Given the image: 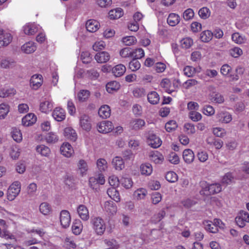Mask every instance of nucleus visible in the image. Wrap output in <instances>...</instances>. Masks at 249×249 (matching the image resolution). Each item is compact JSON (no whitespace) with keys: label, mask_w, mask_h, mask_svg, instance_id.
Listing matches in <instances>:
<instances>
[{"label":"nucleus","mask_w":249,"mask_h":249,"mask_svg":"<svg viewBox=\"0 0 249 249\" xmlns=\"http://www.w3.org/2000/svg\"><path fill=\"white\" fill-rule=\"evenodd\" d=\"M90 224L92 228L97 235L102 236L106 229V224L105 220L101 217L94 216L91 218Z\"/></svg>","instance_id":"obj_1"},{"label":"nucleus","mask_w":249,"mask_h":249,"mask_svg":"<svg viewBox=\"0 0 249 249\" xmlns=\"http://www.w3.org/2000/svg\"><path fill=\"white\" fill-rule=\"evenodd\" d=\"M21 185L20 182H14L8 188L7 197L9 201H12L18 196L20 192Z\"/></svg>","instance_id":"obj_2"},{"label":"nucleus","mask_w":249,"mask_h":249,"mask_svg":"<svg viewBox=\"0 0 249 249\" xmlns=\"http://www.w3.org/2000/svg\"><path fill=\"white\" fill-rule=\"evenodd\" d=\"M105 182L104 176L102 174H99L97 175L89 178V186L92 189L96 190L99 185H103Z\"/></svg>","instance_id":"obj_3"},{"label":"nucleus","mask_w":249,"mask_h":249,"mask_svg":"<svg viewBox=\"0 0 249 249\" xmlns=\"http://www.w3.org/2000/svg\"><path fill=\"white\" fill-rule=\"evenodd\" d=\"M215 117L217 122L221 124H229L232 120L231 114L226 111H220L218 112Z\"/></svg>","instance_id":"obj_4"},{"label":"nucleus","mask_w":249,"mask_h":249,"mask_svg":"<svg viewBox=\"0 0 249 249\" xmlns=\"http://www.w3.org/2000/svg\"><path fill=\"white\" fill-rule=\"evenodd\" d=\"M12 39L13 37L9 32L0 28V48L8 46Z\"/></svg>","instance_id":"obj_5"},{"label":"nucleus","mask_w":249,"mask_h":249,"mask_svg":"<svg viewBox=\"0 0 249 249\" xmlns=\"http://www.w3.org/2000/svg\"><path fill=\"white\" fill-rule=\"evenodd\" d=\"M147 143L151 147L157 148L162 144L161 139L155 134L152 133H149L146 136Z\"/></svg>","instance_id":"obj_6"},{"label":"nucleus","mask_w":249,"mask_h":249,"mask_svg":"<svg viewBox=\"0 0 249 249\" xmlns=\"http://www.w3.org/2000/svg\"><path fill=\"white\" fill-rule=\"evenodd\" d=\"M235 221L240 228L245 227L246 223H249V213L244 211H240L235 218Z\"/></svg>","instance_id":"obj_7"},{"label":"nucleus","mask_w":249,"mask_h":249,"mask_svg":"<svg viewBox=\"0 0 249 249\" xmlns=\"http://www.w3.org/2000/svg\"><path fill=\"white\" fill-rule=\"evenodd\" d=\"M114 127L111 122L109 121H104L97 124L98 131L102 133H107L111 132Z\"/></svg>","instance_id":"obj_8"},{"label":"nucleus","mask_w":249,"mask_h":249,"mask_svg":"<svg viewBox=\"0 0 249 249\" xmlns=\"http://www.w3.org/2000/svg\"><path fill=\"white\" fill-rule=\"evenodd\" d=\"M60 222L62 227L67 228L70 225L71 217L70 213L67 210H62L60 213Z\"/></svg>","instance_id":"obj_9"},{"label":"nucleus","mask_w":249,"mask_h":249,"mask_svg":"<svg viewBox=\"0 0 249 249\" xmlns=\"http://www.w3.org/2000/svg\"><path fill=\"white\" fill-rule=\"evenodd\" d=\"M61 154L67 158L71 157L74 154V150L68 142H64L60 147Z\"/></svg>","instance_id":"obj_10"},{"label":"nucleus","mask_w":249,"mask_h":249,"mask_svg":"<svg viewBox=\"0 0 249 249\" xmlns=\"http://www.w3.org/2000/svg\"><path fill=\"white\" fill-rule=\"evenodd\" d=\"M43 83V78L41 75L35 74L30 79V86L33 89H38Z\"/></svg>","instance_id":"obj_11"},{"label":"nucleus","mask_w":249,"mask_h":249,"mask_svg":"<svg viewBox=\"0 0 249 249\" xmlns=\"http://www.w3.org/2000/svg\"><path fill=\"white\" fill-rule=\"evenodd\" d=\"M53 119L57 122H61L66 118V112L64 109L57 107L55 108L52 113Z\"/></svg>","instance_id":"obj_12"},{"label":"nucleus","mask_w":249,"mask_h":249,"mask_svg":"<svg viewBox=\"0 0 249 249\" xmlns=\"http://www.w3.org/2000/svg\"><path fill=\"white\" fill-rule=\"evenodd\" d=\"M103 209L109 215H114L117 211L116 205L111 200L106 201Z\"/></svg>","instance_id":"obj_13"},{"label":"nucleus","mask_w":249,"mask_h":249,"mask_svg":"<svg viewBox=\"0 0 249 249\" xmlns=\"http://www.w3.org/2000/svg\"><path fill=\"white\" fill-rule=\"evenodd\" d=\"M79 124L81 128L86 131H89L91 129V124L89 117L85 114L81 116L79 120Z\"/></svg>","instance_id":"obj_14"},{"label":"nucleus","mask_w":249,"mask_h":249,"mask_svg":"<svg viewBox=\"0 0 249 249\" xmlns=\"http://www.w3.org/2000/svg\"><path fill=\"white\" fill-rule=\"evenodd\" d=\"M150 160L155 164H161L164 160V157L160 152L155 151L149 153Z\"/></svg>","instance_id":"obj_15"},{"label":"nucleus","mask_w":249,"mask_h":249,"mask_svg":"<svg viewBox=\"0 0 249 249\" xmlns=\"http://www.w3.org/2000/svg\"><path fill=\"white\" fill-rule=\"evenodd\" d=\"M53 106V103L52 100H46L40 103L39 109L42 112L48 113L52 110Z\"/></svg>","instance_id":"obj_16"},{"label":"nucleus","mask_w":249,"mask_h":249,"mask_svg":"<svg viewBox=\"0 0 249 249\" xmlns=\"http://www.w3.org/2000/svg\"><path fill=\"white\" fill-rule=\"evenodd\" d=\"M77 171L81 176L87 175L89 167L87 162L84 160H80L77 164Z\"/></svg>","instance_id":"obj_17"},{"label":"nucleus","mask_w":249,"mask_h":249,"mask_svg":"<svg viewBox=\"0 0 249 249\" xmlns=\"http://www.w3.org/2000/svg\"><path fill=\"white\" fill-rule=\"evenodd\" d=\"M77 211L79 217L84 221H87L89 217V212L88 208L84 205H80Z\"/></svg>","instance_id":"obj_18"},{"label":"nucleus","mask_w":249,"mask_h":249,"mask_svg":"<svg viewBox=\"0 0 249 249\" xmlns=\"http://www.w3.org/2000/svg\"><path fill=\"white\" fill-rule=\"evenodd\" d=\"M110 57L109 53L105 51L98 53L94 56L95 59L99 63L107 62L110 59Z\"/></svg>","instance_id":"obj_19"},{"label":"nucleus","mask_w":249,"mask_h":249,"mask_svg":"<svg viewBox=\"0 0 249 249\" xmlns=\"http://www.w3.org/2000/svg\"><path fill=\"white\" fill-rule=\"evenodd\" d=\"M21 50L25 53H31L36 49V43L32 41L26 42L21 46Z\"/></svg>","instance_id":"obj_20"},{"label":"nucleus","mask_w":249,"mask_h":249,"mask_svg":"<svg viewBox=\"0 0 249 249\" xmlns=\"http://www.w3.org/2000/svg\"><path fill=\"white\" fill-rule=\"evenodd\" d=\"M182 157L183 160L186 163L190 164L194 160L195 154L191 149H186L183 151Z\"/></svg>","instance_id":"obj_21"},{"label":"nucleus","mask_w":249,"mask_h":249,"mask_svg":"<svg viewBox=\"0 0 249 249\" xmlns=\"http://www.w3.org/2000/svg\"><path fill=\"white\" fill-rule=\"evenodd\" d=\"M36 150L38 154L43 157H49L51 154L50 149L44 144L37 145Z\"/></svg>","instance_id":"obj_22"},{"label":"nucleus","mask_w":249,"mask_h":249,"mask_svg":"<svg viewBox=\"0 0 249 249\" xmlns=\"http://www.w3.org/2000/svg\"><path fill=\"white\" fill-rule=\"evenodd\" d=\"M36 120V117L33 113H29L22 119V124L24 126H28L34 124Z\"/></svg>","instance_id":"obj_23"},{"label":"nucleus","mask_w":249,"mask_h":249,"mask_svg":"<svg viewBox=\"0 0 249 249\" xmlns=\"http://www.w3.org/2000/svg\"><path fill=\"white\" fill-rule=\"evenodd\" d=\"M111 109L109 106H102L98 110V114L103 119H107L110 116Z\"/></svg>","instance_id":"obj_24"},{"label":"nucleus","mask_w":249,"mask_h":249,"mask_svg":"<svg viewBox=\"0 0 249 249\" xmlns=\"http://www.w3.org/2000/svg\"><path fill=\"white\" fill-rule=\"evenodd\" d=\"M65 137L72 141H75L77 139V134L75 131L71 127H68L64 130Z\"/></svg>","instance_id":"obj_25"},{"label":"nucleus","mask_w":249,"mask_h":249,"mask_svg":"<svg viewBox=\"0 0 249 249\" xmlns=\"http://www.w3.org/2000/svg\"><path fill=\"white\" fill-rule=\"evenodd\" d=\"M112 164L117 170H122L124 167V163L123 159L121 157H116L113 159Z\"/></svg>","instance_id":"obj_26"},{"label":"nucleus","mask_w":249,"mask_h":249,"mask_svg":"<svg viewBox=\"0 0 249 249\" xmlns=\"http://www.w3.org/2000/svg\"><path fill=\"white\" fill-rule=\"evenodd\" d=\"M99 22L93 19L88 20L86 25L87 31L91 33L96 32L99 29Z\"/></svg>","instance_id":"obj_27"},{"label":"nucleus","mask_w":249,"mask_h":249,"mask_svg":"<svg viewBox=\"0 0 249 249\" xmlns=\"http://www.w3.org/2000/svg\"><path fill=\"white\" fill-rule=\"evenodd\" d=\"M125 67L123 64H118L112 69V72L116 77L122 76L125 72Z\"/></svg>","instance_id":"obj_28"},{"label":"nucleus","mask_w":249,"mask_h":249,"mask_svg":"<svg viewBox=\"0 0 249 249\" xmlns=\"http://www.w3.org/2000/svg\"><path fill=\"white\" fill-rule=\"evenodd\" d=\"M140 172L142 175L149 176L153 172V167L149 163H142L140 166Z\"/></svg>","instance_id":"obj_29"},{"label":"nucleus","mask_w":249,"mask_h":249,"mask_svg":"<svg viewBox=\"0 0 249 249\" xmlns=\"http://www.w3.org/2000/svg\"><path fill=\"white\" fill-rule=\"evenodd\" d=\"M144 125V121L141 119L132 120L130 121L129 124L130 127L134 130L141 129Z\"/></svg>","instance_id":"obj_30"},{"label":"nucleus","mask_w":249,"mask_h":249,"mask_svg":"<svg viewBox=\"0 0 249 249\" xmlns=\"http://www.w3.org/2000/svg\"><path fill=\"white\" fill-rule=\"evenodd\" d=\"M180 17L175 13H171L169 15L167 19L168 24L171 26H175L180 21Z\"/></svg>","instance_id":"obj_31"},{"label":"nucleus","mask_w":249,"mask_h":249,"mask_svg":"<svg viewBox=\"0 0 249 249\" xmlns=\"http://www.w3.org/2000/svg\"><path fill=\"white\" fill-rule=\"evenodd\" d=\"M147 100L151 104L156 105L159 103L160 96L156 91H152L147 94Z\"/></svg>","instance_id":"obj_32"},{"label":"nucleus","mask_w":249,"mask_h":249,"mask_svg":"<svg viewBox=\"0 0 249 249\" xmlns=\"http://www.w3.org/2000/svg\"><path fill=\"white\" fill-rule=\"evenodd\" d=\"M231 39L234 43L238 44L245 43L247 40L244 35L238 32L234 33L232 35Z\"/></svg>","instance_id":"obj_33"},{"label":"nucleus","mask_w":249,"mask_h":249,"mask_svg":"<svg viewBox=\"0 0 249 249\" xmlns=\"http://www.w3.org/2000/svg\"><path fill=\"white\" fill-rule=\"evenodd\" d=\"M38 27L35 24H28L23 27V31L25 34L32 35L37 32Z\"/></svg>","instance_id":"obj_34"},{"label":"nucleus","mask_w":249,"mask_h":249,"mask_svg":"<svg viewBox=\"0 0 249 249\" xmlns=\"http://www.w3.org/2000/svg\"><path fill=\"white\" fill-rule=\"evenodd\" d=\"M200 69V68H195L190 66H187L184 68L183 71L186 76L190 77L193 76L196 72H199Z\"/></svg>","instance_id":"obj_35"},{"label":"nucleus","mask_w":249,"mask_h":249,"mask_svg":"<svg viewBox=\"0 0 249 249\" xmlns=\"http://www.w3.org/2000/svg\"><path fill=\"white\" fill-rule=\"evenodd\" d=\"M107 193L108 196L116 202L120 201L119 193L115 187L109 188L107 191Z\"/></svg>","instance_id":"obj_36"},{"label":"nucleus","mask_w":249,"mask_h":249,"mask_svg":"<svg viewBox=\"0 0 249 249\" xmlns=\"http://www.w3.org/2000/svg\"><path fill=\"white\" fill-rule=\"evenodd\" d=\"M123 15L121 8H117L110 10L108 13V16L110 19H115L121 18Z\"/></svg>","instance_id":"obj_37"},{"label":"nucleus","mask_w":249,"mask_h":249,"mask_svg":"<svg viewBox=\"0 0 249 249\" xmlns=\"http://www.w3.org/2000/svg\"><path fill=\"white\" fill-rule=\"evenodd\" d=\"M96 165L100 172L105 171L108 168V164L107 160L103 158H100L97 160Z\"/></svg>","instance_id":"obj_38"},{"label":"nucleus","mask_w":249,"mask_h":249,"mask_svg":"<svg viewBox=\"0 0 249 249\" xmlns=\"http://www.w3.org/2000/svg\"><path fill=\"white\" fill-rule=\"evenodd\" d=\"M205 230L212 233H216L218 231L217 227L213 224V222L210 221H205L203 222Z\"/></svg>","instance_id":"obj_39"},{"label":"nucleus","mask_w":249,"mask_h":249,"mask_svg":"<svg viewBox=\"0 0 249 249\" xmlns=\"http://www.w3.org/2000/svg\"><path fill=\"white\" fill-rule=\"evenodd\" d=\"M120 85L116 81H113L108 82L106 85V89L108 93H112L119 89Z\"/></svg>","instance_id":"obj_40"},{"label":"nucleus","mask_w":249,"mask_h":249,"mask_svg":"<svg viewBox=\"0 0 249 249\" xmlns=\"http://www.w3.org/2000/svg\"><path fill=\"white\" fill-rule=\"evenodd\" d=\"M160 86L165 92L168 93H171L174 91V90L171 89V83L168 79H162Z\"/></svg>","instance_id":"obj_41"},{"label":"nucleus","mask_w":249,"mask_h":249,"mask_svg":"<svg viewBox=\"0 0 249 249\" xmlns=\"http://www.w3.org/2000/svg\"><path fill=\"white\" fill-rule=\"evenodd\" d=\"M11 136L17 142H20L22 140V135L20 130L17 128H13L11 131Z\"/></svg>","instance_id":"obj_42"},{"label":"nucleus","mask_w":249,"mask_h":249,"mask_svg":"<svg viewBox=\"0 0 249 249\" xmlns=\"http://www.w3.org/2000/svg\"><path fill=\"white\" fill-rule=\"evenodd\" d=\"M210 99L212 102L217 104H222L224 102L223 96L219 93H213L211 94L210 95Z\"/></svg>","instance_id":"obj_43"},{"label":"nucleus","mask_w":249,"mask_h":249,"mask_svg":"<svg viewBox=\"0 0 249 249\" xmlns=\"http://www.w3.org/2000/svg\"><path fill=\"white\" fill-rule=\"evenodd\" d=\"M83 225L80 220H76L72 226V231L75 235H79L82 231Z\"/></svg>","instance_id":"obj_44"},{"label":"nucleus","mask_w":249,"mask_h":249,"mask_svg":"<svg viewBox=\"0 0 249 249\" xmlns=\"http://www.w3.org/2000/svg\"><path fill=\"white\" fill-rule=\"evenodd\" d=\"M193 40L189 37L183 38L180 41L181 47L186 49L190 48L193 45Z\"/></svg>","instance_id":"obj_45"},{"label":"nucleus","mask_w":249,"mask_h":249,"mask_svg":"<svg viewBox=\"0 0 249 249\" xmlns=\"http://www.w3.org/2000/svg\"><path fill=\"white\" fill-rule=\"evenodd\" d=\"M232 69L230 66L228 64L223 65L220 69L221 74L225 77H231L232 78V75L230 74Z\"/></svg>","instance_id":"obj_46"},{"label":"nucleus","mask_w":249,"mask_h":249,"mask_svg":"<svg viewBox=\"0 0 249 249\" xmlns=\"http://www.w3.org/2000/svg\"><path fill=\"white\" fill-rule=\"evenodd\" d=\"M213 36V33L209 30L204 31L200 34V39L202 41L204 42L210 41L212 39Z\"/></svg>","instance_id":"obj_47"},{"label":"nucleus","mask_w":249,"mask_h":249,"mask_svg":"<svg viewBox=\"0 0 249 249\" xmlns=\"http://www.w3.org/2000/svg\"><path fill=\"white\" fill-rule=\"evenodd\" d=\"M9 112V107L8 105L2 103L0 104V119H4Z\"/></svg>","instance_id":"obj_48"},{"label":"nucleus","mask_w":249,"mask_h":249,"mask_svg":"<svg viewBox=\"0 0 249 249\" xmlns=\"http://www.w3.org/2000/svg\"><path fill=\"white\" fill-rule=\"evenodd\" d=\"M45 139L48 143H54L58 141V137L55 133L50 132L46 134Z\"/></svg>","instance_id":"obj_49"},{"label":"nucleus","mask_w":249,"mask_h":249,"mask_svg":"<svg viewBox=\"0 0 249 249\" xmlns=\"http://www.w3.org/2000/svg\"><path fill=\"white\" fill-rule=\"evenodd\" d=\"M147 191L143 188H140L134 193V196L137 200H140L144 199L147 195Z\"/></svg>","instance_id":"obj_50"},{"label":"nucleus","mask_w":249,"mask_h":249,"mask_svg":"<svg viewBox=\"0 0 249 249\" xmlns=\"http://www.w3.org/2000/svg\"><path fill=\"white\" fill-rule=\"evenodd\" d=\"M213 133L216 137L223 138L227 134L226 130L222 127H216L213 128Z\"/></svg>","instance_id":"obj_51"},{"label":"nucleus","mask_w":249,"mask_h":249,"mask_svg":"<svg viewBox=\"0 0 249 249\" xmlns=\"http://www.w3.org/2000/svg\"><path fill=\"white\" fill-rule=\"evenodd\" d=\"M39 211L44 215H47L51 211L50 205L47 202H43L39 206Z\"/></svg>","instance_id":"obj_52"},{"label":"nucleus","mask_w":249,"mask_h":249,"mask_svg":"<svg viewBox=\"0 0 249 249\" xmlns=\"http://www.w3.org/2000/svg\"><path fill=\"white\" fill-rule=\"evenodd\" d=\"M120 183L125 189H129L133 186V182L130 178L123 177L120 180Z\"/></svg>","instance_id":"obj_53"},{"label":"nucleus","mask_w":249,"mask_h":249,"mask_svg":"<svg viewBox=\"0 0 249 249\" xmlns=\"http://www.w3.org/2000/svg\"><path fill=\"white\" fill-rule=\"evenodd\" d=\"M16 90L14 89H0V97L5 98L15 94Z\"/></svg>","instance_id":"obj_54"},{"label":"nucleus","mask_w":249,"mask_h":249,"mask_svg":"<svg viewBox=\"0 0 249 249\" xmlns=\"http://www.w3.org/2000/svg\"><path fill=\"white\" fill-rule=\"evenodd\" d=\"M90 93L88 90H81L77 94V98L80 102H84L89 97Z\"/></svg>","instance_id":"obj_55"},{"label":"nucleus","mask_w":249,"mask_h":249,"mask_svg":"<svg viewBox=\"0 0 249 249\" xmlns=\"http://www.w3.org/2000/svg\"><path fill=\"white\" fill-rule=\"evenodd\" d=\"M234 177L231 173H226L222 178L221 182L222 184L228 185L232 182Z\"/></svg>","instance_id":"obj_56"},{"label":"nucleus","mask_w":249,"mask_h":249,"mask_svg":"<svg viewBox=\"0 0 249 249\" xmlns=\"http://www.w3.org/2000/svg\"><path fill=\"white\" fill-rule=\"evenodd\" d=\"M165 178L168 182L173 183L178 180V176L175 172L169 171L166 173Z\"/></svg>","instance_id":"obj_57"},{"label":"nucleus","mask_w":249,"mask_h":249,"mask_svg":"<svg viewBox=\"0 0 249 249\" xmlns=\"http://www.w3.org/2000/svg\"><path fill=\"white\" fill-rule=\"evenodd\" d=\"M20 155V149L16 145H13L11 147L10 155L13 159H17Z\"/></svg>","instance_id":"obj_58"},{"label":"nucleus","mask_w":249,"mask_h":249,"mask_svg":"<svg viewBox=\"0 0 249 249\" xmlns=\"http://www.w3.org/2000/svg\"><path fill=\"white\" fill-rule=\"evenodd\" d=\"M132 50L130 48H124L120 51V55L123 58L132 57Z\"/></svg>","instance_id":"obj_59"},{"label":"nucleus","mask_w":249,"mask_h":249,"mask_svg":"<svg viewBox=\"0 0 249 249\" xmlns=\"http://www.w3.org/2000/svg\"><path fill=\"white\" fill-rule=\"evenodd\" d=\"M222 190V187L220 184L215 183L210 185L209 194L218 193Z\"/></svg>","instance_id":"obj_60"},{"label":"nucleus","mask_w":249,"mask_h":249,"mask_svg":"<svg viewBox=\"0 0 249 249\" xmlns=\"http://www.w3.org/2000/svg\"><path fill=\"white\" fill-rule=\"evenodd\" d=\"M235 71L236 74L235 75H232V81H236L239 80L240 76L244 74L245 69L241 66H238L235 69Z\"/></svg>","instance_id":"obj_61"},{"label":"nucleus","mask_w":249,"mask_h":249,"mask_svg":"<svg viewBox=\"0 0 249 249\" xmlns=\"http://www.w3.org/2000/svg\"><path fill=\"white\" fill-rule=\"evenodd\" d=\"M198 15L201 18L207 19L210 16L211 12L209 9L204 7L199 10Z\"/></svg>","instance_id":"obj_62"},{"label":"nucleus","mask_w":249,"mask_h":249,"mask_svg":"<svg viewBox=\"0 0 249 249\" xmlns=\"http://www.w3.org/2000/svg\"><path fill=\"white\" fill-rule=\"evenodd\" d=\"M122 42L126 46H131L136 43L137 39L133 36H128L123 37Z\"/></svg>","instance_id":"obj_63"},{"label":"nucleus","mask_w":249,"mask_h":249,"mask_svg":"<svg viewBox=\"0 0 249 249\" xmlns=\"http://www.w3.org/2000/svg\"><path fill=\"white\" fill-rule=\"evenodd\" d=\"M140 62L136 59H133L129 62V68L133 71L138 70L141 68Z\"/></svg>","instance_id":"obj_64"}]
</instances>
